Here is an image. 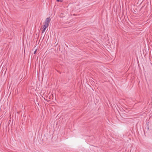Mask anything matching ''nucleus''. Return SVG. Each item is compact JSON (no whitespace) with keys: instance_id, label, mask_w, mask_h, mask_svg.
<instances>
[{"instance_id":"1","label":"nucleus","mask_w":152,"mask_h":152,"mask_svg":"<svg viewBox=\"0 0 152 152\" xmlns=\"http://www.w3.org/2000/svg\"><path fill=\"white\" fill-rule=\"evenodd\" d=\"M50 20H51V19L50 18H47L46 20L45 21V23L48 25Z\"/></svg>"},{"instance_id":"2","label":"nucleus","mask_w":152,"mask_h":152,"mask_svg":"<svg viewBox=\"0 0 152 152\" xmlns=\"http://www.w3.org/2000/svg\"><path fill=\"white\" fill-rule=\"evenodd\" d=\"M48 24L45 23V24L44 25L43 28L46 29V28L48 27Z\"/></svg>"},{"instance_id":"3","label":"nucleus","mask_w":152,"mask_h":152,"mask_svg":"<svg viewBox=\"0 0 152 152\" xmlns=\"http://www.w3.org/2000/svg\"><path fill=\"white\" fill-rule=\"evenodd\" d=\"M45 30H46L45 29V28H43V30L42 31V33H44L45 32Z\"/></svg>"},{"instance_id":"4","label":"nucleus","mask_w":152,"mask_h":152,"mask_svg":"<svg viewBox=\"0 0 152 152\" xmlns=\"http://www.w3.org/2000/svg\"><path fill=\"white\" fill-rule=\"evenodd\" d=\"M57 2H62L63 0H56Z\"/></svg>"},{"instance_id":"5","label":"nucleus","mask_w":152,"mask_h":152,"mask_svg":"<svg viewBox=\"0 0 152 152\" xmlns=\"http://www.w3.org/2000/svg\"><path fill=\"white\" fill-rule=\"evenodd\" d=\"M36 51L37 50H35L34 51V54H35L36 53Z\"/></svg>"}]
</instances>
